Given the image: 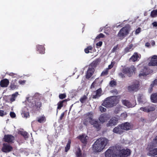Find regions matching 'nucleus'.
Listing matches in <instances>:
<instances>
[{
	"instance_id": "1",
	"label": "nucleus",
	"mask_w": 157,
	"mask_h": 157,
	"mask_svg": "<svg viewBox=\"0 0 157 157\" xmlns=\"http://www.w3.org/2000/svg\"><path fill=\"white\" fill-rule=\"evenodd\" d=\"M109 144V140L105 137H101L94 143L92 146L93 150L95 152L102 151Z\"/></svg>"
},
{
	"instance_id": "54",
	"label": "nucleus",
	"mask_w": 157,
	"mask_h": 157,
	"mask_svg": "<svg viewBox=\"0 0 157 157\" xmlns=\"http://www.w3.org/2000/svg\"><path fill=\"white\" fill-rule=\"evenodd\" d=\"M141 30V28H139L138 29H137L136 31V34H138L139 33L140 31Z\"/></svg>"
},
{
	"instance_id": "27",
	"label": "nucleus",
	"mask_w": 157,
	"mask_h": 157,
	"mask_svg": "<svg viewBox=\"0 0 157 157\" xmlns=\"http://www.w3.org/2000/svg\"><path fill=\"white\" fill-rule=\"evenodd\" d=\"M10 89L11 90H14L16 89H17L18 86L17 84L14 82H11L10 86Z\"/></svg>"
},
{
	"instance_id": "29",
	"label": "nucleus",
	"mask_w": 157,
	"mask_h": 157,
	"mask_svg": "<svg viewBox=\"0 0 157 157\" xmlns=\"http://www.w3.org/2000/svg\"><path fill=\"white\" fill-rule=\"evenodd\" d=\"M156 106L154 105H150L147 106L148 112L154 111L155 109Z\"/></svg>"
},
{
	"instance_id": "31",
	"label": "nucleus",
	"mask_w": 157,
	"mask_h": 157,
	"mask_svg": "<svg viewBox=\"0 0 157 157\" xmlns=\"http://www.w3.org/2000/svg\"><path fill=\"white\" fill-rule=\"evenodd\" d=\"M76 157H82L81 151L79 148H78L76 153Z\"/></svg>"
},
{
	"instance_id": "17",
	"label": "nucleus",
	"mask_w": 157,
	"mask_h": 157,
	"mask_svg": "<svg viewBox=\"0 0 157 157\" xmlns=\"http://www.w3.org/2000/svg\"><path fill=\"white\" fill-rule=\"evenodd\" d=\"M82 143L86 144L87 142V140L88 137L85 135H82V136H79L78 137Z\"/></svg>"
},
{
	"instance_id": "35",
	"label": "nucleus",
	"mask_w": 157,
	"mask_h": 157,
	"mask_svg": "<svg viewBox=\"0 0 157 157\" xmlns=\"http://www.w3.org/2000/svg\"><path fill=\"white\" fill-rule=\"evenodd\" d=\"M87 99L86 96L84 95L80 98V101L82 103H84L86 101Z\"/></svg>"
},
{
	"instance_id": "59",
	"label": "nucleus",
	"mask_w": 157,
	"mask_h": 157,
	"mask_svg": "<svg viewBox=\"0 0 157 157\" xmlns=\"http://www.w3.org/2000/svg\"><path fill=\"white\" fill-rule=\"evenodd\" d=\"M152 25L154 26H157V22H154L152 23Z\"/></svg>"
},
{
	"instance_id": "58",
	"label": "nucleus",
	"mask_w": 157,
	"mask_h": 157,
	"mask_svg": "<svg viewBox=\"0 0 157 157\" xmlns=\"http://www.w3.org/2000/svg\"><path fill=\"white\" fill-rule=\"evenodd\" d=\"M64 113H62L60 116V120H61L62 118H63V117H64Z\"/></svg>"
},
{
	"instance_id": "47",
	"label": "nucleus",
	"mask_w": 157,
	"mask_h": 157,
	"mask_svg": "<svg viewBox=\"0 0 157 157\" xmlns=\"http://www.w3.org/2000/svg\"><path fill=\"white\" fill-rule=\"evenodd\" d=\"M66 96L65 94H61L59 96V98L61 99H63L65 98Z\"/></svg>"
},
{
	"instance_id": "61",
	"label": "nucleus",
	"mask_w": 157,
	"mask_h": 157,
	"mask_svg": "<svg viewBox=\"0 0 157 157\" xmlns=\"http://www.w3.org/2000/svg\"><path fill=\"white\" fill-rule=\"evenodd\" d=\"M154 143H157V136L155 138V139H154Z\"/></svg>"
},
{
	"instance_id": "46",
	"label": "nucleus",
	"mask_w": 157,
	"mask_h": 157,
	"mask_svg": "<svg viewBox=\"0 0 157 157\" xmlns=\"http://www.w3.org/2000/svg\"><path fill=\"white\" fill-rule=\"evenodd\" d=\"M108 72L107 70H106L105 71H103L101 74V76H103L106 75L108 74Z\"/></svg>"
},
{
	"instance_id": "14",
	"label": "nucleus",
	"mask_w": 157,
	"mask_h": 157,
	"mask_svg": "<svg viewBox=\"0 0 157 157\" xmlns=\"http://www.w3.org/2000/svg\"><path fill=\"white\" fill-rule=\"evenodd\" d=\"M149 73L148 70L146 68H144L142 70L140 71L139 74V76L140 77H141L142 76H144L149 74Z\"/></svg>"
},
{
	"instance_id": "16",
	"label": "nucleus",
	"mask_w": 157,
	"mask_h": 157,
	"mask_svg": "<svg viewBox=\"0 0 157 157\" xmlns=\"http://www.w3.org/2000/svg\"><path fill=\"white\" fill-rule=\"evenodd\" d=\"M9 83V81L7 79H4L1 81L0 85L2 87H7Z\"/></svg>"
},
{
	"instance_id": "2",
	"label": "nucleus",
	"mask_w": 157,
	"mask_h": 157,
	"mask_svg": "<svg viewBox=\"0 0 157 157\" xmlns=\"http://www.w3.org/2000/svg\"><path fill=\"white\" fill-rule=\"evenodd\" d=\"M117 103V100L115 96L107 98L105 100L102 105L106 107H111Z\"/></svg>"
},
{
	"instance_id": "32",
	"label": "nucleus",
	"mask_w": 157,
	"mask_h": 157,
	"mask_svg": "<svg viewBox=\"0 0 157 157\" xmlns=\"http://www.w3.org/2000/svg\"><path fill=\"white\" fill-rule=\"evenodd\" d=\"M19 133L23 136L25 138H27L28 137V134L25 132L20 131L19 132Z\"/></svg>"
},
{
	"instance_id": "42",
	"label": "nucleus",
	"mask_w": 157,
	"mask_h": 157,
	"mask_svg": "<svg viewBox=\"0 0 157 157\" xmlns=\"http://www.w3.org/2000/svg\"><path fill=\"white\" fill-rule=\"evenodd\" d=\"M127 114L126 112L124 113L121 114V117L122 119L125 118L127 117Z\"/></svg>"
},
{
	"instance_id": "30",
	"label": "nucleus",
	"mask_w": 157,
	"mask_h": 157,
	"mask_svg": "<svg viewBox=\"0 0 157 157\" xmlns=\"http://www.w3.org/2000/svg\"><path fill=\"white\" fill-rule=\"evenodd\" d=\"M157 84V80H155L151 85V88L149 89V92L150 93L152 91V88L154 87V86L156 85Z\"/></svg>"
},
{
	"instance_id": "57",
	"label": "nucleus",
	"mask_w": 157,
	"mask_h": 157,
	"mask_svg": "<svg viewBox=\"0 0 157 157\" xmlns=\"http://www.w3.org/2000/svg\"><path fill=\"white\" fill-rule=\"evenodd\" d=\"M24 117H27L29 115V113H24Z\"/></svg>"
},
{
	"instance_id": "45",
	"label": "nucleus",
	"mask_w": 157,
	"mask_h": 157,
	"mask_svg": "<svg viewBox=\"0 0 157 157\" xmlns=\"http://www.w3.org/2000/svg\"><path fill=\"white\" fill-rule=\"evenodd\" d=\"M104 35L102 33H100L99 35L97 36L96 39H98L101 38H103L104 37Z\"/></svg>"
},
{
	"instance_id": "48",
	"label": "nucleus",
	"mask_w": 157,
	"mask_h": 157,
	"mask_svg": "<svg viewBox=\"0 0 157 157\" xmlns=\"http://www.w3.org/2000/svg\"><path fill=\"white\" fill-rule=\"evenodd\" d=\"M124 74V73H122V72H120L119 73L118 75L121 78H123L125 77V75Z\"/></svg>"
},
{
	"instance_id": "50",
	"label": "nucleus",
	"mask_w": 157,
	"mask_h": 157,
	"mask_svg": "<svg viewBox=\"0 0 157 157\" xmlns=\"http://www.w3.org/2000/svg\"><path fill=\"white\" fill-rule=\"evenodd\" d=\"M10 115L12 118H14L16 117V114L15 113L13 112H11L10 113Z\"/></svg>"
},
{
	"instance_id": "21",
	"label": "nucleus",
	"mask_w": 157,
	"mask_h": 157,
	"mask_svg": "<svg viewBox=\"0 0 157 157\" xmlns=\"http://www.w3.org/2000/svg\"><path fill=\"white\" fill-rule=\"evenodd\" d=\"M102 90L101 88H99L96 91V94L93 96V98H97L100 97L101 95Z\"/></svg>"
},
{
	"instance_id": "22",
	"label": "nucleus",
	"mask_w": 157,
	"mask_h": 157,
	"mask_svg": "<svg viewBox=\"0 0 157 157\" xmlns=\"http://www.w3.org/2000/svg\"><path fill=\"white\" fill-rule=\"evenodd\" d=\"M151 99L153 103H157V93L152 94L151 96Z\"/></svg>"
},
{
	"instance_id": "63",
	"label": "nucleus",
	"mask_w": 157,
	"mask_h": 157,
	"mask_svg": "<svg viewBox=\"0 0 157 157\" xmlns=\"http://www.w3.org/2000/svg\"><path fill=\"white\" fill-rule=\"evenodd\" d=\"M87 122H86V121H84L83 124L85 125H87Z\"/></svg>"
},
{
	"instance_id": "19",
	"label": "nucleus",
	"mask_w": 157,
	"mask_h": 157,
	"mask_svg": "<svg viewBox=\"0 0 157 157\" xmlns=\"http://www.w3.org/2000/svg\"><path fill=\"white\" fill-rule=\"evenodd\" d=\"M113 131L114 132L116 133H118L121 134L123 132L120 125H119L118 126L115 127L113 129Z\"/></svg>"
},
{
	"instance_id": "23",
	"label": "nucleus",
	"mask_w": 157,
	"mask_h": 157,
	"mask_svg": "<svg viewBox=\"0 0 157 157\" xmlns=\"http://www.w3.org/2000/svg\"><path fill=\"white\" fill-rule=\"evenodd\" d=\"M113 152V150L109 148L105 152V156L104 157H111V155Z\"/></svg>"
},
{
	"instance_id": "12",
	"label": "nucleus",
	"mask_w": 157,
	"mask_h": 157,
	"mask_svg": "<svg viewBox=\"0 0 157 157\" xmlns=\"http://www.w3.org/2000/svg\"><path fill=\"white\" fill-rule=\"evenodd\" d=\"M4 139L5 141L8 143H12L14 140V136L11 135H5L4 136Z\"/></svg>"
},
{
	"instance_id": "4",
	"label": "nucleus",
	"mask_w": 157,
	"mask_h": 157,
	"mask_svg": "<svg viewBox=\"0 0 157 157\" xmlns=\"http://www.w3.org/2000/svg\"><path fill=\"white\" fill-rule=\"evenodd\" d=\"M139 82L137 80L133 82L132 85L127 87L128 91L131 92L137 90L139 86Z\"/></svg>"
},
{
	"instance_id": "7",
	"label": "nucleus",
	"mask_w": 157,
	"mask_h": 157,
	"mask_svg": "<svg viewBox=\"0 0 157 157\" xmlns=\"http://www.w3.org/2000/svg\"><path fill=\"white\" fill-rule=\"evenodd\" d=\"M151 60L148 63L149 66H157V56L154 55L150 57Z\"/></svg>"
},
{
	"instance_id": "10",
	"label": "nucleus",
	"mask_w": 157,
	"mask_h": 157,
	"mask_svg": "<svg viewBox=\"0 0 157 157\" xmlns=\"http://www.w3.org/2000/svg\"><path fill=\"white\" fill-rule=\"evenodd\" d=\"M123 132L124 130H127L130 129L131 128V126L128 122H125L124 123L120 125Z\"/></svg>"
},
{
	"instance_id": "40",
	"label": "nucleus",
	"mask_w": 157,
	"mask_h": 157,
	"mask_svg": "<svg viewBox=\"0 0 157 157\" xmlns=\"http://www.w3.org/2000/svg\"><path fill=\"white\" fill-rule=\"evenodd\" d=\"M91 49L92 47L90 46H89L85 49V52L86 53H88L90 52L89 50H91Z\"/></svg>"
},
{
	"instance_id": "13",
	"label": "nucleus",
	"mask_w": 157,
	"mask_h": 157,
	"mask_svg": "<svg viewBox=\"0 0 157 157\" xmlns=\"http://www.w3.org/2000/svg\"><path fill=\"white\" fill-rule=\"evenodd\" d=\"M90 123L93 125V127L96 128L98 130H99L101 128L100 124L97 121H96L94 120H92L90 121Z\"/></svg>"
},
{
	"instance_id": "39",
	"label": "nucleus",
	"mask_w": 157,
	"mask_h": 157,
	"mask_svg": "<svg viewBox=\"0 0 157 157\" xmlns=\"http://www.w3.org/2000/svg\"><path fill=\"white\" fill-rule=\"evenodd\" d=\"M140 109L141 110L144 111V112L148 113L147 106H146L144 107L140 108Z\"/></svg>"
},
{
	"instance_id": "64",
	"label": "nucleus",
	"mask_w": 157,
	"mask_h": 157,
	"mask_svg": "<svg viewBox=\"0 0 157 157\" xmlns=\"http://www.w3.org/2000/svg\"><path fill=\"white\" fill-rule=\"evenodd\" d=\"M155 42L154 41H153L152 42V44L154 46V45H155Z\"/></svg>"
},
{
	"instance_id": "25",
	"label": "nucleus",
	"mask_w": 157,
	"mask_h": 157,
	"mask_svg": "<svg viewBox=\"0 0 157 157\" xmlns=\"http://www.w3.org/2000/svg\"><path fill=\"white\" fill-rule=\"evenodd\" d=\"M147 155L149 156H153L157 155V148L150 151L147 153Z\"/></svg>"
},
{
	"instance_id": "53",
	"label": "nucleus",
	"mask_w": 157,
	"mask_h": 157,
	"mask_svg": "<svg viewBox=\"0 0 157 157\" xmlns=\"http://www.w3.org/2000/svg\"><path fill=\"white\" fill-rule=\"evenodd\" d=\"M6 113H4V112L2 110H0V116H2L4 114L5 115Z\"/></svg>"
},
{
	"instance_id": "3",
	"label": "nucleus",
	"mask_w": 157,
	"mask_h": 157,
	"mask_svg": "<svg viewBox=\"0 0 157 157\" xmlns=\"http://www.w3.org/2000/svg\"><path fill=\"white\" fill-rule=\"evenodd\" d=\"M136 70V68L133 66H131L130 67H124L122 69V72L124 74H127V75L130 77L133 74Z\"/></svg>"
},
{
	"instance_id": "15",
	"label": "nucleus",
	"mask_w": 157,
	"mask_h": 157,
	"mask_svg": "<svg viewBox=\"0 0 157 157\" xmlns=\"http://www.w3.org/2000/svg\"><path fill=\"white\" fill-rule=\"evenodd\" d=\"M122 102L123 104L128 108L132 107H134L136 104L135 103L132 104L129 101L126 100H122Z\"/></svg>"
},
{
	"instance_id": "56",
	"label": "nucleus",
	"mask_w": 157,
	"mask_h": 157,
	"mask_svg": "<svg viewBox=\"0 0 157 157\" xmlns=\"http://www.w3.org/2000/svg\"><path fill=\"white\" fill-rule=\"evenodd\" d=\"M25 80L19 81V83L21 84H23L25 83Z\"/></svg>"
},
{
	"instance_id": "36",
	"label": "nucleus",
	"mask_w": 157,
	"mask_h": 157,
	"mask_svg": "<svg viewBox=\"0 0 157 157\" xmlns=\"http://www.w3.org/2000/svg\"><path fill=\"white\" fill-rule=\"evenodd\" d=\"M66 101V100H64L59 102L58 104V107L57 109H60L63 106V103L65 101Z\"/></svg>"
},
{
	"instance_id": "26",
	"label": "nucleus",
	"mask_w": 157,
	"mask_h": 157,
	"mask_svg": "<svg viewBox=\"0 0 157 157\" xmlns=\"http://www.w3.org/2000/svg\"><path fill=\"white\" fill-rule=\"evenodd\" d=\"M86 115L88 116V118H87V119L88 120L90 123V121L94 120L93 119V113H87Z\"/></svg>"
},
{
	"instance_id": "60",
	"label": "nucleus",
	"mask_w": 157,
	"mask_h": 157,
	"mask_svg": "<svg viewBox=\"0 0 157 157\" xmlns=\"http://www.w3.org/2000/svg\"><path fill=\"white\" fill-rule=\"evenodd\" d=\"M150 44L149 43L147 42L145 44V46L146 47H148L150 46Z\"/></svg>"
},
{
	"instance_id": "5",
	"label": "nucleus",
	"mask_w": 157,
	"mask_h": 157,
	"mask_svg": "<svg viewBox=\"0 0 157 157\" xmlns=\"http://www.w3.org/2000/svg\"><path fill=\"white\" fill-rule=\"evenodd\" d=\"M129 29L128 27H124L119 31L117 36L121 38H123L129 33Z\"/></svg>"
},
{
	"instance_id": "41",
	"label": "nucleus",
	"mask_w": 157,
	"mask_h": 157,
	"mask_svg": "<svg viewBox=\"0 0 157 157\" xmlns=\"http://www.w3.org/2000/svg\"><path fill=\"white\" fill-rule=\"evenodd\" d=\"M121 107H117L114 110V113L116 114L118 113L121 110Z\"/></svg>"
},
{
	"instance_id": "52",
	"label": "nucleus",
	"mask_w": 157,
	"mask_h": 157,
	"mask_svg": "<svg viewBox=\"0 0 157 157\" xmlns=\"http://www.w3.org/2000/svg\"><path fill=\"white\" fill-rule=\"evenodd\" d=\"M102 44V41H99L96 44V45L97 46H99L100 47L101 46Z\"/></svg>"
},
{
	"instance_id": "34",
	"label": "nucleus",
	"mask_w": 157,
	"mask_h": 157,
	"mask_svg": "<svg viewBox=\"0 0 157 157\" xmlns=\"http://www.w3.org/2000/svg\"><path fill=\"white\" fill-rule=\"evenodd\" d=\"M71 143L70 140H68V143L66 145V146L65 147V151L66 152H67L70 149Z\"/></svg>"
},
{
	"instance_id": "51",
	"label": "nucleus",
	"mask_w": 157,
	"mask_h": 157,
	"mask_svg": "<svg viewBox=\"0 0 157 157\" xmlns=\"http://www.w3.org/2000/svg\"><path fill=\"white\" fill-rule=\"evenodd\" d=\"M110 84L111 86H113L116 85V82L115 81L112 80L110 81Z\"/></svg>"
},
{
	"instance_id": "11",
	"label": "nucleus",
	"mask_w": 157,
	"mask_h": 157,
	"mask_svg": "<svg viewBox=\"0 0 157 157\" xmlns=\"http://www.w3.org/2000/svg\"><path fill=\"white\" fill-rule=\"evenodd\" d=\"M120 153L121 155V157H125L129 155L131 153L130 150L128 149H123L121 150H120Z\"/></svg>"
},
{
	"instance_id": "62",
	"label": "nucleus",
	"mask_w": 157,
	"mask_h": 157,
	"mask_svg": "<svg viewBox=\"0 0 157 157\" xmlns=\"http://www.w3.org/2000/svg\"><path fill=\"white\" fill-rule=\"evenodd\" d=\"M113 67V66L112 65H110L109 66V69H111Z\"/></svg>"
},
{
	"instance_id": "24",
	"label": "nucleus",
	"mask_w": 157,
	"mask_h": 157,
	"mask_svg": "<svg viewBox=\"0 0 157 157\" xmlns=\"http://www.w3.org/2000/svg\"><path fill=\"white\" fill-rule=\"evenodd\" d=\"M139 57L137 53H135L129 59L130 61L135 62L137 60L138 58Z\"/></svg>"
},
{
	"instance_id": "18",
	"label": "nucleus",
	"mask_w": 157,
	"mask_h": 157,
	"mask_svg": "<svg viewBox=\"0 0 157 157\" xmlns=\"http://www.w3.org/2000/svg\"><path fill=\"white\" fill-rule=\"evenodd\" d=\"M94 71V69L93 68H89L87 70L86 75V78H89L91 76Z\"/></svg>"
},
{
	"instance_id": "33",
	"label": "nucleus",
	"mask_w": 157,
	"mask_h": 157,
	"mask_svg": "<svg viewBox=\"0 0 157 157\" xmlns=\"http://www.w3.org/2000/svg\"><path fill=\"white\" fill-rule=\"evenodd\" d=\"M133 45L132 44H130L128 47H126L124 49L125 52L126 53L128 52L131 51L132 50V48Z\"/></svg>"
},
{
	"instance_id": "55",
	"label": "nucleus",
	"mask_w": 157,
	"mask_h": 157,
	"mask_svg": "<svg viewBox=\"0 0 157 157\" xmlns=\"http://www.w3.org/2000/svg\"><path fill=\"white\" fill-rule=\"evenodd\" d=\"M117 48V46H115L112 50V52H113L116 51Z\"/></svg>"
},
{
	"instance_id": "43",
	"label": "nucleus",
	"mask_w": 157,
	"mask_h": 157,
	"mask_svg": "<svg viewBox=\"0 0 157 157\" xmlns=\"http://www.w3.org/2000/svg\"><path fill=\"white\" fill-rule=\"evenodd\" d=\"M143 97V95L142 94H139L138 96V100L140 102H142V99Z\"/></svg>"
},
{
	"instance_id": "37",
	"label": "nucleus",
	"mask_w": 157,
	"mask_h": 157,
	"mask_svg": "<svg viewBox=\"0 0 157 157\" xmlns=\"http://www.w3.org/2000/svg\"><path fill=\"white\" fill-rule=\"evenodd\" d=\"M45 120V118L44 117H41L40 118H39L37 121L41 123L44 122Z\"/></svg>"
},
{
	"instance_id": "38",
	"label": "nucleus",
	"mask_w": 157,
	"mask_h": 157,
	"mask_svg": "<svg viewBox=\"0 0 157 157\" xmlns=\"http://www.w3.org/2000/svg\"><path fill=\"white\" fill-rule=\"evenodd\" d=\"M151 15L152 17H155L157 16V10H153L151 13Z\"/></svg>"
},
{
	"instance_id": "28",
	"label": "nucleus",
	"mask_w": 157,
	"mask_h": 157,
	"mask_svg": "<svg viewBox=\"0 0 157 157\" xmlns=\"http://www.w3.org/2000/svg\"><path fill=\"white\" fill-rule=\"evenodd\" d=\"M18 95V92H16L12 95L11 97L10 98V100L11 101H13L15 100V98Z\"/></svg>"
},
{
	"instance_id": "9",
	"label": "nucleus",
	"mask_w": 157,
	"mask_h": 157,
	"mask_svg": "<svg viewBox=\"0 0 157 157\" xmlns=\"http://www.w3.org/2000/svg\"><path fill=\"white\" fill-rule=\"evenodd\" d=\"M118 122V119L116 117L112 118L107 124V127L111 126L117 124Z\"/></svg>"
},
{
	"instance_id": "49",
	"label": "nucleus",
	"mask_w": 157,
	"mask_h": 157,
	"mask_svg": "<svg viewBox=\"0 0 157 157\" xmlns=\"http://www.w3.org/2000/svg\"><path fill=\"white\" fill-rule=\"evenodd\" d=\"M97 79H96L95 81L92 83V84L91 86V88H94L95 86V85L96 84H97Z\"/></svg>"
},
{
	"instance_id": "44",
	"label": "nucleus",
	"mask_w": 157,
	"mask_h": 157,
	"mask_svg": "<svg viewBox=\"0 0 157 157\" xmlns=\"http://www.w3.org/2000/svg\"><path fill=\"white\" fill-rule=\"evenodd\" d=\"M99 109L100 111L102 112H105L106 111V109L102 106L99 107Z\"/></svg>"
},
{
	"instance_id": "8",
	"label": "nucleus",
	"mask_w": 157,
	"mask_h": 157,
	"mask_svg": "<svg viewBox=\"0 0 157 157\" xmlns=\"http://www.w3.org/2000/svg\"><path fill=\"white\" fill-rule=\"evenodd\" d=\"M109 118L108 115L106 114H103L101 115L99 118V120L102 123L107 121Z\"/></svg>"
},
{
	"instance_id": "6",
	"label": "nucleus",
	"mask_w": 157,
	"mask_h": 157,
	"mask_svg": "<svg viewBox=\"0 0 157 157\" xmlns=\"http://www.w3.org/2000/svg\"><path fill=\"white\" fill-rule=\"evenodd\" d=\"M13 149L12 147L9 144L7 143H4L2 150L3 152L8 153L11 151Z\"/></svg>"
},
{
	"instance_id": "20",
	"label": "nucleus",
	"mask_w": 157,
	"mask_h": 157,
	"mask_svg": "<svg viewBox=\"0 0 157 157\" xmlns=\"http://www.w3.org/2000/svg\"><path fill=\"white\" fill-rule=\"evenodd\" d=\"M113 157H122L120 153V150L116 149L113 150V152L112 153Z\"/></svg>"
}]
</instances>
